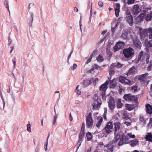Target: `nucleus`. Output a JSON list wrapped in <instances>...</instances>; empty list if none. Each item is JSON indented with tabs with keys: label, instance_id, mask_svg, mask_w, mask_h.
<instances>
[{
	"label": "nucleus",
	"instance_id": "nucleus-1",
	"mask_svg": "<svg viewBox=\"0 0 152 152\" xmlns=\"http://www.w3.org/2000/svg\"><path fill=\"white\" fill-rule=\"evenodd\" d=\"M121 125V123L119 122H115L114 123V137L113 141L115 143H116L120 138V130Z\"/></svg>",
	"mask_w": 152,
	"mask_h": 152
},
{
	"label": "nucleus",
	"instance_id": "nucleus-2",
	"mask_svg": "<svg viewBox=\"0 0 152 152\" xmlns=\"http://www.w3.org/2000/svg\"><path fill=\"white\" fill-rule=\"evenodd\" d=\"M102 101L100 99L98 98L97 95L95 94L93 96L92 103L93 108L96 110H99Z\"/></svg>",
	"mask_w": 152,
	"mask_h": 152
},
{
	"label": "nucleus",
	"instance_id": "nucleus-3",
	"mask_svg": "<svg viewBox=\"0 0 152 152\" xmlns=\"http://www.w3.org/2000/svg\"><path fill=\"white\" fill-rule=\"evenodd\" d=\"M123 54L124 56L127 58L132 57L134 54V49L130 47L124 49Z\"/></svg>",
	"mask_w": 152,
	"mask_h": 152
},
{
	"label": "nucleus",
	"instance_id": "nucleus-4",
	"mask_svg": "<svg viewBox=\"0 0 152 152\" xmlns=\"http://www.w3.org/2000/svg\"><path fill=\"white\" fill-rule=\"evenodd\" d=\"M119 82L122 84L125 85H127L129 86L132 85L133 84V82L129 80L123 76H121L118 77Z\"/></svg>",
	"mask_w": 152,
	"mask_h": 152
},
{
	"label": "nucleus",
	"instance_id": "nucleus-5",
	"mask_svg": "<svg viewBox=\"0 0 152 152\" xmlns=\"http://www.w3.org/2000/svg\"><path fill=\"white\" fill-rule=\"evenodd\" d=\"M113 129V125L111 121L108 122L106 126L104 128L103 130L108 134L110 133Z\"/></svg>",
	"mask_w": 152,
	"mask_h": 152
},
{
	"label": "nucleus",
	"instance_id": "nucleus-6",
	"mask_svg": "<svg viewBox=\"0 0 152 152\" xmlns=\"http://www.w3.org/2000/svg\"><path fill=\"white\" fill-rule=\"evenodd\" d=\"M86 126L88 128H91L93 125V121L92 114L89 113L86 117Z\"/></svg>",
	"mask_w": 152,
	"mask_h": 152
},
{
	"label": "nucleus",
	"instance_id": "nucleus-7",
	"mask_svg": "<svg viewBox=\"0 0 152 152\" xmlns=\"http://www.w3.org/2000/svg\"><path fill=\"white\" fill-rule=\"evenodd\" d=\"M148 33L149 34V38L151 39L152 38V28H151L145 30V31H144L143 34L140 33V35L141 39H144L146 36L148 35Z\"/></svg>",
	"mask_w": 152,
	"mask_h": 152
},
{
	"label": "nucleus",
	"instance_id": "nucleus-8",
	"mask_svg": "<svg viewBox=\"0 0 152 152\" xmlns=\"http://www.w3.org/2000/svg\"><path fill=\"white\" fill-rule=\"evenodd\" d=\"M104 151L106 152H113L115 149L114 145L109 143L104 145Z\"/></svg>",
	"mask_w": 152,
	"mask_h": 152
},
{
	"label": "nucleus",
	"instance_id": "nucleus-9",
	"mask_svg": "<svg viewBox=\"0 0 152 152\" xmlns=\"http://www.w3.org/2000/svg\"><path fill=\"white\" fill-rule=\"evenodd\" d=\"M122 138H121L118 143V145L120 146L129 143V139L127 136L124 135H122Z\"/></svg>",
	"mask_w": 152,
	"mask_h": 152
},
{
	"label": "nucleus",
	"instance_id": "nucleus-10",
	"mask_svg": "<svg viewBox=\"0 0 152 152\" xmlns=\"http://www.w3.org/2000/svg\"><path fill=\"white\" fill-rule=\"evenodd\" d=\"M125 45V43L124 42H118L113 47L115 51L119 50L120 49L123 48Z\"/></svg>",
	"mask_w": 152,
	"mask_h": 152
},
{
	"label": "nucleus",
	"instance_id": "nucleus-11",
	"mask_svg": "<svg viewBox=\"0 0 152 152\" xmlns=\"http://www.w3.org/2000/svg\"><path fill=\"white\" fill-rule=\"evenodd\" d=\"M108 106L110 109L113 110L115 107V102L114 98H111L108 102Z\"/></svg>",
	"mask_w": 152,
	"mask_h": 152
},
{
	"label": "nucleus",
	"instance_id": "nucleus-12",
	"mask_svg": "<svg viewBox=\"0 0 152 152\" xmlns=\"http://www.w3.org/2000/svg\"><path fill=\"white\" fill-rule=\"evenodd\" d=\"M139 6L138 4H136L133 6V14L135 15L138 14L140 11Z\"/></svg>",
	"mask_w": 152,
	"mask_h": 152
},
{
	"label": "nucleus",
	"instance_id": "nucleus-13",
	"mask_svg": "<svg viewBox=\"0 0 152 152\" xmlns=\"http://www.w3.org/2000/svg\"><path fill=\"white\" fill-rule=\"evenodd\" d=\"M133 43L137 48L139 49L141 48L142 44L139 39L136 38L133 39Z\"/></svg>",
	"mask_w": 152,
	"mask_h": 152
},
{
	"label": "nucleus",
	"instance_id": "nucleus-14",
	"mask_svg": "<svg viewBox=\"0 0 152 152\" xmlns=\"http://www.w3.org/2000/svg\"><path fill=\"white\" fill-rule=\"evenodd\" d=\"M109 83L108 80H107L102 85L99 87V90L104 91L107 88V86Z\"/></svg>",
	"mask_w": 152,
	"mask_h": 152
},
{
	"label": "nucleus",
	"instance_id": "nucleus-15",
	"mask_svg": "<svg viewBox=\"0 0 152 152\" xmlns=\"http://www.w3.org/2000/svg\"><path fill=\"white\" fill-rule=\"evenodd\" d=\"M115 66L113 64L111 65L110 66L109 74L110 76L112 75L115 73Z\"/></svg>",
	"mask_w": 152,
	"mask_h": 152
},
{
	"label": "nucleus",
	"instance_id": "nucleus-16",
	"mask_svg": "<svg viewBox=\"0 0 152 152\" xmlns=\"http://www.w3.org/2000/svg\"><path fill=\"white\" fill-rule=\"evenodd\" d=\"M146 111L148 113L152 114V106L149 104H147L146 106Z\"/></svg>",
	"mask_w": 152,
	"mask_h": 152
},
{
	"label": "nucleus",
	"instance_id": "nucleus-17",
	"mask_svg": "<svg viewBox=\"0 0 152 152\" xmlns=\"http://www.w3.org/2000/svg\"><path fill=\"white\" fill-rule=\"evenodd\" d=\"M145 138L146 141L152 142V134L151 133H148L147 134L145 135Z\"/></svg>",
	"mask_w": 152,
	"mask_h": 152
},
{
	"label": "nucleus",
	"instance_id": "nucleus-18",
	"mask_svg": "<svg viewBox=\"0 0 152 152\" xmlns=\"http://www.w3.org/2000/svg\"><path fill=\"white\" fill-rule=\"evenodd\" d=\"M126 107L127 110L131 111L135 107V106L134 104H126Z\"/></svg>",
	"mask_w": 152,
	"mask_h": 152
},
{
	"label": "nucleus",
	"instance_id": "nucleus-19",
	"mask_svg": "<svg viewBox=\"0 0 152 152\" xmlns=\"http://www.w3.org/2000/svg\"><path fill=\"white\" fill-rule=\"evenodd\" d=\"M144 57V56H143V52L141 51L140 53L139 54L138 56V58L137 60L138 62L141 60L142 61H143Z\"/></svg>",
	"mask_w": 152,
	"mask_h": 152
},
{
	"label": "nucleus",
	"instance_id": "nucleus-20",
	"mask_svg": "<svg viewBox=\"0 0 152 152\" xmlns=\"http://www.w3.org/2000/svg\"><path fill=\"white\" fill-rule=\"evenodd\" d=\"M119 20H115L113 21L111 23V28L116 27L119 24Z\"/></svg>",
	"mask_w": 152,
	"mask_h": 152
},
{
	"label": "nucleus",
	"instance_id": "nucleus-21",
	"mask_svg": "<svg viewBox=\"0 0 152 152\" xmlns=\"http://www.w3.org/2000/svg\"><path fill=\"white\" fill-rule=\"evenodd\" d=\"M132 95V94H125L123 96L124 99L125 100L129 102Z\"/></svg>",
	"mask_w": 152,
	"mask_h": 152
},
{
	"label": "nucleus",
	"instance_id": "nucleus-22",
	"mask_svg": "<svg viewBox=\"0 0 152 152\" xmlns=\"http://www.w3.org/2000/svg\"><path fill=\"white\" fill-rule=\"evenodd\" d=\"M138 141L136 140H132L129 143H130V145L132 147H134L136 146L137 145H138Z\"/></svg>",
	"mask_w": 152,
	"mask_h": 152
},
{
	"label": "nucleus",
	"instance_id": "nucleus-23",
	"mask_svg": "<svg viewBox=\"0 0 152 152\" xmlns=\"http://www.w3.org/2000/svg\"><path fill=\"white\" fill-rule=\"evenodd\" d=\"M129 102H135L136 103H137V97L132 95L131 97V99H129Z\"/></svg>",
	"mask_w": 152,
	"mask_h": 152
},
{
	"label": "nucleus",
	"instance_id": "nucleus-24",
	"mask_svg": "<svg viewBox=\"0 0 152 152\" xmlns=\"http://www.w3.org/2000/svg\"><path fill=\"white\" fill-rule=\"evenodd\" d=\"M139 121L140 122L142 123L143 125H144L146 124V120L144 118V117L140 115L139 118Z\"/></svg>",
	"mask_w": 152,
	"mask_h": 152
},
{
	"label": "nucleus",
	"instance_id": "nucleus-25",
	"mask_svg": "<svg viewBox=\"0 0 152 152\" xmlns=\"http://www.w3.org/2000/svg\"><path fill=\"white\" fill-rule=\"evenodd\" d=\"M146 62L147 64H148L149 62L150 64L152 66V58L150 57L149 55L147 56Z\"/></svg>",
	"mask_w": 152,
	"mask_h": 152
},
{
	"label": "nucleus",
	"instance_id": "nucleus-26",
	"mask_svg": "<svg viewBox=\"0 0 152 152\" xmlns=\"http://www.w3.org/2000/svg\"><path fill=\"white\" fill-rule=\"evenodd\" d=\"M110 88H115L116 85L117 83L114 80H110Z\"/></svg>",
	"mask_w": 152,
	"mask_h": 152
},
{
	"label": "nucleus",
	"instance_id": "nucleus-27",
	"mask_svg": "<svg viewBox=\"0 0 152 152\" xmlns=\"http://www.w3.org/2000/svg\"><path fill=\"white\" fill-rule=\"evenodd\" d=\"M135 67L134 66H133L132 67L130 68L129 70L128 73L126 74L127 75H129V74L133 73L135 72Z\"/></svg>",
	"mask_w": 152,
	"mask_h": 152
},
{
	"label": "nucleus",
	"instance_id": "nucleus-28",
	"mask_svg": "<svg viewBox=\"0 0 152 152\" xmlns=\"http://www.w3.org/2000/svg\"><path fill=\"white\" fill-rule=\"evenodd\" d=\"M126 14L127 15V19H133L132 16L131 15L130 12L129 10H126Z\"/></svg>",
	"mask_w": 152,
	"mask_h": 152
},
{
	"label": "nucleus",
	"instance_id": "nucleus-29",
	"mask_svg": "<svg viewBox=\"0 0 152 152\" xmlns=\"http://www.w3.org/2000/svg\"><path fill=\"white\" fill-rule=\"evenodd\" d=\"M85 134L84 131L81 130L79 136V139L83 140V138Z\"/></svg>",
	"mask_w": 152,
	"mask_h": 152
},
{
	"label": "nucleus",
	"instance_id": "nucleus-30",
	"mask_svg": "<svg viewBox=\"0 0 152 152\" xmlns=\"http://www.w3.org/2000/svg\"><path fill=\"white\" fill-rule=\"evenodd\" d=\"M117 8L115 9V15L116 17H118L119 15V7L120 5L119 4H117Z\"/></svg>",
	"mask_w": 152,
	"mask_h": 152
},
{
	"label": "nucleus",
	"instance_id": "nucleus-31",
	"mask_svg": "<svg viewBox=\"0 0 152 152\" xmlns=\"http://www.w3.org/2000/svg\"><path fill=\"white\" fill-rule=\"evenodd\" d=\"M54 112H55V116L54 117L53 121V126H54L55 125L56 122L57 118L58 117V115H57V114H56V110L55 107H54Z\"/></svg>",
	"mask_w": 152,
	"mask_h": 152
},
{
	"label": "nucleus",
	"instance_id": "nucleus-32",
	"mask_svg": "<svg viewBox=\"0 0 152 152\" xmlns=\"http://www.w3.org/2000/svg\"><path fill=\"white\" fill-rule=\"evenodd\" d=\"M146 49L148 51L150 47L152 48V39L148 41L147 44Z\"/></svg>",
	"mask_w": 152,
	"mask_h": 152
},
{
	"label": "nucleus",
	"instance_id": "nucleus-33",
	"mask_svg": "<svg viewBox=\"0 0 152 152\" xmlns=\"http://www.w3.org/2000/svg\"><path fill=\"white\" fill-rule=\"evenodd\" d=\"M110 45L109 44L107 46L106 49L107 53L110 56H111L112 55V53L110 51Z\"/></svg>",
	"mask_w": 152,
	"mask_h": 152
},
{
	"label": "nucleus",
	"instance_id": "nucleus-34",
	"mask_svg": "<svg viewBox=\"0 0 152 152\" xmlns=\"http://www.w3.org/2000/svg\"><path fill=\"white\" fill-rule=\"evenodd\" d=\"M146 12L144 11L142 13L139 15L137 17L138 19H143V17L146 15Z\"/></svg>",
	"mask_w": 152,
	"mask_h": 152
},
{
	"label": "nucleus",
	"instance_id": "nucleus-35",
	"mask_svg": "<svg viewBox=\"0 0 152 152\" xmlns=\"http://www.w3.org/2000/svg\"><path fill=\"white\" fill-rule=\"evenodd\" d=\"M90 83V81L88 80H84L83 82L82 83L84 87H86L88 86Z\"/></svg>",
	"mask_w": 152,
	"mask_h": 152
},
{
	"label": "nucleus",
	"instance_id": "nucleus-36",
	"mask_svg": "<svg viewBox=\"0 0 152 152\" xmlns=\"http://www.w3.org/2000/svg\"><path fill=\"white\" fill-rule=\"evenodd\" d=\"M123 106V104L121 102V100L119 99L117 104V107L118 108H121Z\"/></svg>",
	"mask_w": 152,
	"mask_h": 152
},
{
	"label": "nucleus",
	"instance_id": "nucleus-37",
	"mask_svg": "<svg viewBox=\"0 0 152 152\" xmlns=\"http://www.w3.org/2000/svg\"><path fill=\"white\" fill-rule=\"evenodd\" d=\"M102 121L103 118H101L98 122H97L96 124V126L98 128H99L101 126Z\"/></svg>",
	"mask_w": 152,
	"mask_h": 152
},
{
	"label": "nucleus",
	"instance_id": "nucleus-38",
	"mask_svg": "<svg viewBox=\"0 0 152 152\" xmlns=\"http://www.w3.org/2000/svg\"><path fill=\"white\" fill-rule=\"evenodd\" d=\"M86 136L88 140H90L92 138V136L91 133L89 132H88L86 133Z\"/></svg>",
	"mask_w": 152,
	"mask_h": 152
},
{
	"label": "nucleus",
	"instance_id": "nucleus-39",
	"mask_svg": "<svg viewBox=\"0 0 152 152\" xmlns=\"http://www.w3.org/2000/svg\"><path fill=\"white\" fill-rule=\"evenodd\" d=\"M115 66V67H117V68H120L123 66L124 64H121L119 62L117 63V64H114L113 65Z\"/></svg>",
	"mask_w": 152,
	"mask_h": 152
},
{
	"label": "nucleus",
	"instance_id": "nucleus-40",
	"mask_svg": "<svg viewBox=\"0 0 152 152\" xmlns=\"http://www.w3.org/2000/svg\"><path fill=\"white\" fill-rule=\"evenodd\" d=\"M146 77H145V76L144 74L142 75L138 79L139 80H141L143 82H145V80Z\"/></svg>",
	"mask_w": 152,
	"mask_h": 152
},
{
	"label": "nucleus",
	"instance_id": "nucleus-41",
	"mask_svg": "<svg viewBox=\"0 0 152 152\" xmlns=\"http://www.w3.org/2000/svg\"><path fill=\"white\" fill-rule=\"evenodd\" d=\"M96 60L98 61H99V62H101L104 60L103 57L100 55L97 58Z\"/></svg>",
	"mask_w": 152,
	"mask_h": 152
},
{
	"label": "nucleus",
	"instance_id": "nucleus-42",
	"mask_svg": "<svg viewBox=\"0 0 152 152\" xmlns=\"http://www.w3.org/2000/svg\"><path fill=\"white\" fill-rule=\"evenodd\" d=\"M137 86H134L132 87L131 91L133 93H135L137 91Z\"/></svg>",
	"mask_w": 152,
	"mask_h": 152
},
{
	"label": "nucleus",
	"instance_id": "nucleus-43",
	"mask_svg": "<svg viewBox=\"0 0 152 152\" xmlns=\"http://www.w3.org/2000/svg\"><path fill=\"white\" fill-rule=\"evenodd\" d=\"M83 140L80 139H79L78 141L77 142V144L76 145L77 148V149H78L79 147L81 145V143Z\"/></svg>",
	"mask_w": 152,
	"mask_h": 152
},
{
	"label": "nucleus",
	"instance_id": "nucleus-44",
	"mask_svg": "<svg viewBox=\"0 0 152 152\" xmlns=\"http://www.w3.org/2000/svg\"><path fill=\"white\" fill-rule=\"evenodd\" d=\"M127 21L130 26H132L133 24V20H126Z\"/></svg>",
	"mask_w": 152,
	"mask_h": 152
},
{
	"label": "nucleus",
	"instance_id": "nucleus-45",
	"mask_svg": "<svg viewBox=\"0 0 152 152\" xmlns=\"http://www.w3.org/2000/svg\"><path fill=\"white\" fill-rule=\"evenodd\" d=\"M4 4L6 6V8L9 7V2L7 0H5L4 2Z\"/></svg>",
	"mask_w": 152,
	"mask_h": 152
},
{
	"label": "nucleus",
	"instance_id": "nucleus-46",
	"mask_svg": "<svg viewBox=\"0 0 152 152\" xmlns=\"http://www.w3.org/2000/svg\"><path fill=\"white\" fill-rule=\"evenodd\" d=\"M79 85H78L76 87V91L77 94L79 95H80L81 94V92L78 89V87Z\"/></svg>",
	"mask_w": 152,
	"mask_h": 152
},
{
	"label": "nucleus",
	"instance_id": "nucleus-47",
	"mask_svg": "<svg viewBox=\"0 0 152 152\" xmlns=\"http://www.w3.org/2000/svg\"><path fill=\"white\" fill-rule=\"evenodd\" d=\"M135 0H127V3L128 4H133Z\"/></svg>",
	"mask_w": 152,
	"mask_h": 152
},
{
	"label": "nucleus",
	"instance_id": "nucleus-48",
	"mask_svg": "<svg viewBox=\"0 0 152 152\" xmlns=\"http://www.w3.org/2000/svg\"><path fill=\"white\" fill-rule=\"evenodd\" d=\"M5 104V103L4 101H3V102L1 103L0 104V108L1 109L3 108V109L4 108V106Z\"/></svg>",
	"mask_w": 152,
	"mask_h": 152
},
{
	"label": "nucleus",
	"instance_id": "nucleus-49",
	"mask_svg": "<svg viewBox=\"0 0 152 152\" xmlns=\"http://www.w3.org/2000/svg\"><path fill=\"white\" fill-rule=\"evenodd\" d=\"M148 125V127H151L152 126V118H150L149 122Z\"/></svg>",
	"mask_w": 152,
	"mask_h": 152
},
{
	"label": "nucleus",
	"instance_id": "nucleus-50",
	"mask_svg": "<svg viewBox=\"0 0 152 152\" xmlns=\"http://www.w3.org/2000/svg\"><path fill=\"white\" fill-rule=\"evenodd\" d=\"M49 136H50V135H49H49H48V137L47 138V143H46L45 145V151H46L47 150V144H48V138H49Z\"/></svg>",
	"mask_w": 152,
	"mask_h": 152
},
{
	"label": "nucleus",
	"instance_id": "nucleus-51",
	"mask_svg": "<svg viewBox=\"0 0 152 152\" xmlns=\"http://www.w3.org/2000/svg\"><path fill=\"white\" fill-rule=\"evenodd\" d=\"M128 135L129 136V137H131L132 138H134L135 137V136L134 134H132L131 133H128Z\"/></svg>",
	"mask_w": 152,
	"mask_h": 152
},
{
	"label": "nucleus",
	"instance_id": "nucleus-52",
	"mask_svg": "<svg viewBox=\"0 0 152 152\" xmlns=\"http://www.w3.org/2000/svg\"><path fill=\"white\" fill-rule=\"evenodd\" d=\"M101 95L102 96V97L103 99H105V91H103L101 94Z\"/></svg>",
	"mask_w": 152,
	"mask_h": 152
},
{
	"label": "nucleus",
	"instance_id": "nucleus-53",
	"mask_svg": "<svg viewBox=\"0 0 152 152\" xmlns=\"http://www.w3.org/2000/svg\"><path fill=\"white\" fill-rule=\"evenodd\" d=\"M97 53V50H94L92 54H91V56H92V57L93 56H94V55L96 54Z\"/></svg>",
	"mask_w": 152,
	"mask_h": 152
},
{
	"label": "nucleus",
	"instance_id": "nucleus-54",
	"mask_svg": "<svg viewBox=\"0 0 152 152\" xmlns=\"http://www.w3.org/2000/svg\"><path fill=\"white\" fill-rule=\"evenodd\" d=\"M146 17H148V19H151L152 18V13H150L148 14Z\"/></svg>",
	"mask_w": 152,
	"mask_h": 152
},
{
	"label": "nucleus",
	"instance_id": "nucleus-55",
	"mask_svg": "<svg viewBox=\"0 0 152 152\" xmlns=\"http://www.w3.org/2000/svg\"><path fill=\"white\" fill-rule=\"evenodd\" d=\"M94 65L95 66V67L96 69H97L98 70H99L100 69V67L99 65H98L97 64H94Z\"/></svg>",
	"mask_w": 152,
	"mask_h": 152
},
{
	"label": "nucleus",
	"instance_id": "nucleus-56",
	"mask_svg": "<svg viewBox=\"0 0 152 152\" xmlns=\"http://www.w3.org/2000/svg\"><path fill=\"white\" fill-rule=\"evenodd\" d=\"M116 29V27H112L111 28L112 33L113 34L114 33Z\"/></svg>",
	"mask_w": 152,
	"mask_h": 152
},
{
	"label": "nucleus",
	"instance_id": "nucleus-57",
	"mask_svg": "<svg viewBox=\"0 0 152 152\" xmlns=\"http://www.w3.org/2000/svg\"><path fill=\"white\" fill-rule=\"evenodd\" d=\"M77 67V65L76 64H74L73 65V66L72 67L71 69L72 70L75 69Z\"/></svg>",
	"mask_w": 152,
	"mask_h": 152
},
{
	"label": "nucleus",
	"instance_id": "nucleus-58",
	"mask_svg": "<svg viewBox=\"0 0 152 152\" xmlns=\"http://www.w3.org/2000/svg\"><path fill=\"white\" fill-rule=\"evenodd\" d=\"M92 58V56H90V58L86 62L87 64H88V63H89L91 61Z\"/></svg>",
	"mask_w": 152,
	"mask_h": 152
},
{
	"label": "nucleus",
	"instance_id": "nucleus-59",
	"mask_svg": "<svg viewBox=\"0 0 152 152\" xmlns=\"http://www.w3.org/2000/svg\"><path fill=\"white\" fill-rule=\"evenodd\" d=\"M12 100L14 101L15 102V94H12Z\"/></svg>",
	"mask_w": 152,
	"mask_h": 152
},
{
	"label": "nucleus",
	"instance_id": "nucleus-60",
	"mask_svg": "<svg viewBox=\"0 0 152 152\" xmlns=\"http://www.w3.org/2000/svg\"><path fill=\"white\" fill-rule=\"evenodd\" d=\"M85 123L83 122L82 123L81 130L84 131L85 127Z\"/></svg>",
	"mask_w": 152,
	"mask_h": 152
},
{
	"label": "nucleus",
	"instance_id": "nucleus-61",
	"mask_svg": "<svg viewBox=\"0 0 152 152\" xmlns=\"http://www.w3.org/2000/svg\"><path fill=\"white\" fill-rule=\"evenodd\" d=\"M98 4L99 6L102 7L103 6V3L102 1H99L98 3Z\"/></svg>",
	"mask_w": 152,
	"mask_h": 152
},
{
	"label": "nucleus",
	"instance_id": "nucleus-62",
	"mask_svg": "<svg viewBox=\"0 0 152 152\" xmlns=\"http://www.w3.org/2000/svg\"><path fill=\"white\" fill-rule=\"evenodd\" d=\"M28 24L30 26H31L32 23L33 22V20H28Z\"/></svg>",
	"mask_w": 152,
	"mask_h": 152
},
{
	"label": "nucleus",
	"instance_id": "nucleus-63",
	"mask_svg": "<svg viewBox=\"0 0 152 152\" xmlns=\"http://www.w3.org/2000/svg\"><path fill=\"white\" fill-rule=\"evenodd\" d=\"M8 41L9 42L8 44V45H9L10 44L12 43V40L11 39H10V37H9L8 38Z\"/></svg>",
	"mask_w": 152,
	"mask_h": 152
},
{
	"label": "nucleus",
	"instance_id": "nucleus-64",
	"mask_svg": "<svg viewBox=\"0 0 152 152\" xmlns=\"http://www.w3.org/2000/svg\"><path fill=\"white\" fill-rule=\"evenodd\" d=\"M125 124L127 126H129L131 125V123L129 122L125 121L124 122Z\"/></svg>",
	"mask_w": 152,
	"mask_h": 152
}]
</instances>
